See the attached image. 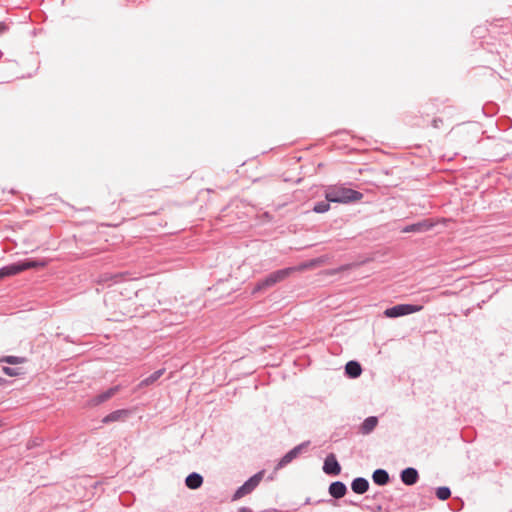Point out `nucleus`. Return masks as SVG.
<instances>
[{"label":"nucleus","mask_w":512,"mask_h":512,"mask_svg":"<svg viewBox=\"0 0 512 512\" xmlns=\"http://www.w3.org/2000/svg\"><path fill=\"white\" fill-rule=\"evenodd\" d=\"M6 30V26L3 23H0V33Z\"/></svg>","instance_id":"5701e85b"},{"label":"nucleus","mask_w":512,"mask_h":512,"mask_svg":"<svg viewBox=\"0 0 512 512\" xmlns=\"http://www.w3.org/2000/svg\"><path fill=\"white\" fill-rule=\"evenodd\" d=\"M352 490L357 494L365 493L369 488V483L364 478H356L352 482Z\"/></svg>","instance_id":"9d476101"},{"label":"nucleus","mask_w":512,"mask_h":512,"mask_svg":"<svg viewBox=\"0 0 512 512\" xmlns=\"http://www.w3.org/2000/svg\"><path fill=\"white\" fill-rule=\"evenodd\" d=\"M422 308L423 307L421 305L399 304L391 308H387L384 311V315L387 318H397L419 312Z\"/></svg>","instance_id":"7ed1b4c3"},{"label":"nucleus","mask_w":512,"mask_h":512,"mask_svg":"<svg viewBox=\"0 0 512 512\" xmlns=\"http://www.w3.org/2000/svg\"><path fill=\"white\" fill-rule=\"evenodd\" d=\"M308 443H302L289 451L279 462L278 468H281L296 458L307 447Z\"/></svg>","instance_id":"0eeeda50"},{"label":"nucleus","mask_w":512,"mask_h":512,"mask_svg":"<svg viewBox=\"0 0 512 512\" xmlns=\"http://www.w3.org/2000/svg\"><path fill=\"white\" fill-rule=\"evenodd\" d=\"M323 470L329 475H338L341 471V467L334 454H330L324 461Z\"/></svg>","instance_id":"423d86ee"},{"label":"nucleus","mask_w":512,"mask_h":512,"mask_svg":"<svg viewBox=\"0 0 512 512\" xmlns=\"http://www.w3.org/2000/svg\"><path fill=\"white\" fill-rule=\"evenodd\" d=\"M185 482L190 489H197L201 486L203 479L201 475L197 473H192L186 478Z\"/></svg>","instance_id":"ddd939ff"},{"label":"nucleus","mask_w":512,"mask_h":512,"mask_svg":"<svg viewBox=\"0 0 512 512\" xmlns=\"http://www.w3.org/2000/svg\"><path fill=\"white\" fill-rule=\"evenodd\" d=\"M47 265L45 260H25L19 263L10 264L0 269V278L16 275L24 270L32 268H43Z\"/></svg>","instance_id":"f03ea898"},{"label":"nucleus","mask_w":512,"mask_h":512,"mask_svg":"<svg viewBox=\"0 0 512 512\" xmlns=\"http://www.w3.org/2000/svg\"><path fill=\"white\" fill-rule=\"evenodd\" d=\"M292 271V269H282L269 274L265 279L261 280L254 291H259L284 280Z\"/></svg>","instance_id":"20e7f679"},{"label":"nucleus","mask_w":512,"mask_h":512,"mask_svg":"<svg viewBox=\"0 0 512 512\" xmlns=\"http://www.w3.org/2000/svg\"><path fill=\"white\" fill-rule=\"evenodd\" d=\"M377 423H378V420L376 417L367 418L362 424L363 433L371 432L376 427Z\"/></svg>","instance_id":"2eb2a0df"},{"label":"nucleus","mask_w":512,"mask_h":512,"mask_svg":"<svg viewBox=\"0 0 512 512\" xmlns=\"http://www.w3.org/2000/svg\"><path fill=\"white\" fill-rule=\"evenodd\" d=\"M373 481L378 485H385L389 480L388 473L385 470L378 469L373 473Z\"/></svg>","instance_id":"4468645a"},{"label":"nucleus","mask_w":512,"mask_h":512,"mask_svg":"<svg viewBox=\"0 0 512 512\" xmlns=\"http://www.w3.org/2000/svg\"><path fill=\"white\" fill-rule=\"evenodd\" d=\"M434 226V223H432L429 220H425L423 222H419L410 226H407L404 228V232H424L428 231Z\"/></svg>","instance_id":"1a4fd4ad"},{"label":"nucleus","mask_w":512,"mask_h":512,"mask_svg":"<svg viewBox=\"0 0 512 512\" xmlns=\"http://www.w3.org/2000/svg\"><path fill=\"white\" fill-rule=\"evenodd\" d=\"M346 486L342 482H333L329 487V493L335 498H342L346 494Z\"/></svg>","instance_id":"9b49d317"},{"label":"nucleus","mask_w":512,"mask_h":512,"mask_svg":"<svg viewBox=\"0 0 512 512\" xmlns=\"http://www.w3.org/2000/svg\"><path fill=\"white\" fill-rule=\"evenodd\" d=\"M162 375V371H157L151 376V381L157 380Z\"/></svg>","instance_id":"412c9836"},{"label":"nucleus","mask_w":512,"mask_h":512,"mask_svg":"<svg viewBox=\"0 0 512 512\" xmlns=\"http://www.w3.org/2000/svg\"><path fill=\"white\" fill-rule=\"evenodd\" d=\"M124 411H117L109 416L112 420L118 419L122 414H124Z\"/></svg>","instance_id":"aec40b11"},{"label":"nucleus","mask_w":512,"mask_h":512,"mask_svg":"<svg viewBox=\"0 0 512 512\" xmlns=\"http://www.w3.org/2000/svg\"><path fill=\"white\" fill-rule=\"evenodd\" d=\"M238 512H252V511L246 507H243V508H240Z\"/></svg>","instance_id":"4be33fe9"},{"label":"nucleus","mask_w":512,"mask_h":512,"mask_svg":"<svg viewBox=\"0 0 512 512\" xmlns=\"http://www.w3.org/2000/svg\"><path fill=\"white\" fill-rule=\"evenodd\" d=\"M2 371L10 377L19 376L21 374L20 369L17 368L3 367Z\"/></svg>","instance_id":"6ab92c4d"},{"label":"nucleus","mask_w":512,"mask_h":512,"mask_svg":"<svg viewBox=\"0 0 512 512\" xmlns=\"http://www.w3.org/2000/svg\"><path fill=\"white\" fill-rule=\"evenodd\" d=\"M345 371L350 377L356 378L360 376L362 369L359 363L350 361L346 364Z\"/></svg>","instance_id":"f8f14e48"},{"label":"nucleus","mask_w":512,"mask_h":512,"mask_svg":"<svg viewBox=\"0 0 512 512\" xmlns=\"http://www.w3.org/2000/svg\"><path fill=\"white\" fill-rule=\"evenodd\" d=\"M362 197L360 192L344 186H329L325 190V198L328 202L347 204L359 201Z\"/></svg>","instance_id":"f257e3e1"},{"label":"nucleus","mask_w":512,"mask_h":512,"mask_svg":"<svg viewBox=\"0 0 512 512\" xmlns=\"http://www.w3.org/2000/svg\"><path fill=\"white\" fill-rule=\"evenodd\" d=\"M329 209L330 205L328 202H320L314 206L313 211L316 213H324L327 212Z\"/></svg>","instance_id":"a211bd4d"},{"label":"nucleus","mask_w":512,"mask_h":512,"mask_svg":"<svg viewBox=\"0 0 512 512\" xmlns=\"http://www.w3.org/2000/svg\"><path fill=\"white\" fill-rule=\"evenodd\" d=\"M263 476L264 471H261L252 476L250 479H248L241 487L237 489V491L233 495V500H238L243 496L251 493L258 486Z\"/></svg>","instance_id":"39448f33"},{"label":"nucleus","mask_w":512,"mask_h":512,"mask_svg":"<svg viewBox=\"0 0 512 512\" xmlns=\"http://www.w3.org/2000/svg\"><path fill=\"white\" fill-rule=\"evenodd\" d=\"M3 426V422L0 420V428Z\"/></svg>","instance_id":"393cba45"},{"label":"nucleus","mask_w":512,"mask_h":512,"mask_svg":"<svg viewBox=\"0 0 512 512\" xmlns=\"http://www.w3.org/2000/svg\"><path fill=\"white\" fill-rule=\"evenodd\" d=\"M0 362L17 365V364H23L26 362L25 357H19V356H5L0 359Z\"/></svg>","instance_id":"dca6fc26"},{"label":"nucleus","mask_w":512,"mask_h":512,"mask_svg":"<svg viewBox=\"0 0 512 512\" xmlns=\"http://www.w3.org/2000/svg\"><path fill=\"white\" fill-rule=\"evenodd\" d=\"M436 495L440 500H446L450 497L451 492L447 487H440L437 489Z\"/></svg>","instance_id":"f3484780"},{"label":"nucleus","mask_w":512,"mask_h":512,"mask_svg":"<svg viewBox=\"0 0 512 512\" xmlns=\"http://www.w3.org/2000/svg\"><path fill=\"white\" fill-rule=\"evenodd\" d=\"M401 480L406 485H413L418 480V472L414 468H406L401 473Z\"/></svg>","instance_id":"6e6552de"},{"label":"nucleus","mask_w":512,"mask_h":512,"mask_svg":"<svg viewBox=\"0 0 512 512\" xmlns=\"http://www.w3.org/2000/svg\"><path fill=\"white\" fill-rule=\"evenodd\" d=\"M5 383H6V380L4 378L0 377V385H3Z\"/></svg>","instance_id":"b1692460"}]
</instances>
